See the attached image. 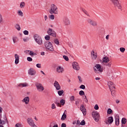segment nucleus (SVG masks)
<instances>
[{"mask_svg":"<svg viewBox=\"0 0 127 127\" xmlns=\"http://www.w3.org/2000/svg\"><path fill=\"white\" fill-rule=\"evenodd\" d=\"M49 12L51 14H58V7L57 6L54 4H52Z\"/></svg>","mask_w":127,"mask_h":127,"instance_id":"nucleus-1","label":"nucleus"},{"mask_svg":"<svg viewBox=\"0 0 127 127\" xmlns=\"http://www.w3.org/2000/svg\"><path fill=\"white\" fill-rule=\"evenodd\" d=\"M102 63H103L107 67H111L112 66V62H110V59L107 56L103 58Z\"/></svg>","mask_w":127,"mask_h":127,"instance_id":"nucleus-2","label":"nucleus"},{"mask_svg":"<svg viewBox=\"0 0 127 127\" xmlns=\"http://www.w3.org/2000/svg\"><path fill=\"white\" fill-rule=\"evenodd\" d=\"M34 39L35 41L39 45H42L43 44V41H42V38L41 37L39 36L38 34H35L34 35Z\"/></svg>","mask_w":127,"mask_h":127,"instance_id":"nucleus-3","label":"nucleus"},{"mask_svg":"<svg viewBox=\"0 0 127 127\" xmlns=\"http://www.w3.org/2000/svg\"><path fill=\"white\" fill-rule=\"evenodd\" d=\"M45 46L46 49L49 50V51H54V48L51 42L47 41L45 43Z\"/></svg>","mask_w":127,"mask_h":127,"instance_id":"nucleus-4","label":"nucleus"},{"mask_svg":"<svg viewBox=\"0 0 127 127\" xmlns=\"http://www.w3.org/2000/svg\"><path fill=\"white\" fill-rule=\"evenodd\" d=\"M92 116L94 121L98 123L100 120V114L97 111H95L92 113Z\"/></svg>","mask_w":127,"mask_h":127,"instance_id":"nucleus-5","label":"nucleus"},{"mask_svg":"<svg viewBox=\"0 0 127 127\" xmlns=\"http://www.w3.org/2000/svg\"><path fill=\"white\" fill-rule=\"evenodd\" d=\"M110 1L114 4L115 7H117L118 9L122 10V4H121L119 0H110Z\"/></svg>","mask_w":127,"mask_h":127,"instance_id":"nucleus-6","label":"nucleus"},{"mask_svg":"<svg viewBox=\"0 0 127 127\" xmlns=\"http://www.w3.org/2000/svg\"><path fill=\"white\" fill-rule=\"evenodd\" d=\"M94 71L95 73H98V71L102 73V72H103V69L101 67V65H100L99 64H97L94 67Z\"/></svg>","mask_w":127,"mask_h":127,"instance_id":"nucleus-7","label":"nucleus"},{"mask_svg":"<svg viewBox=\"0 0 127 127\" xmlns=\"http://www.w3.org/2000/svg\"><path fill=\"white\" fill-rule=\"evenodd\" d=\"M35 86L38 92H43V91H44V87L41 83H36Z\"/></svg>","mask_w":127,"mask_h":127,"instance_id":"nucleus-8","label":"nucleus"},{"mask_svg":"<svg viewBox=\"0 0 127 127\" xmlns=\"http://www.w3.org/2000/svg\"><path fill=\"white\" fill-rule=\"evenodd\" d=\"M47 33L49 35L53 36L54 37H56V32L51 28H49L47 31Z\"/></svg>","mask_w":127,"mask_h":127,"instance_id":"nucleus-9","label":"nucleus"},{"mask_svg":"<svg viewBox=\"0 0 127 127\" xmlns=\"http://www.w3.org/2000/svg\"><path fill=\"white\" fill-rule=\"evenodd\" d=\"M87 22L92 26H97V25H98L97 21H94L90 18L87 19Z\"/></svg>","mask_w":127,"mask_h":127,"instance_id":"nucleus-10","label":"nucleus"},{"mask_svg":"<svg viewBox=\"0 0 127 127\" xmlns=\"http://www.w3.org/2000/svg\"><path fill=\"white\" fill-rule=\"evenodd\" d=\"M72 67L74 70H76V71H79L80 70V66H79V64H78V63L74 62L72 63Z\"/></svg>","mask_w":127,"mask_h":127,"instance_id":"nucleus-11","label":"nucleus"},{"mask_svg":"<svg viewBox=\"0 0 127 127\" xmlns=\"http://www.w3.org/2000/svg\"><path fill=\"white\" fill-rule=\"evenodd\" d=\"M28 73L30 76H34L36 74V70H35L33 68L30 67L28 70Z\"/></svg>","mask_w":127,"mask_h":127,"instance_id":"nucleus-12","label":"nucleus"},{"mask_svg":"<svg viewBox=\"0 0 127 127\" xmlns=\"http://www.w3.org/2000/svg\"><path fill=\"white\" fill-rule=\"evenodd\" d=\"M106 125H112L114 123V118L112 116L108 117V120L105 122Z\"/></svg>","mask_w":127,"mask_h":127,"instance_id":"nucleus-13","label":"nucleus"},{"mask_svg":"<svg viewBox=\"0 0 127 127\" xmlns=\"http://www.w3.org/2000/svg\"><path fill=\"white\" fill-rule=\"evenodd\" d=\"M64 24L65 26L70 25V20L67 17H64L63 19Z\"/></svg>","mask_w":127,"mask_h":127,"instance_id":"nucleus-14","label":"nucleus"},{"mask_svg":"<svg viewBox=\"0 0 127 127\" xmlns=\"http://www.w3.org/2000/svg\"><path fill=\"white\" fill-rule=\"evenodd\" d=\"M80 111L83 114V116L87 115V110L85 108V106L83 104L80 106Z\"/></svg>","mask_w":127,"mask_h":127,"instance_id":"nucleus-15","label":"nucleus"},{"mask_svg":"<svg viewBox=\"0 0 127 127\" xmlns=\"http://www.w3.org/2000/svg\"><path fill=\"white\" fill-rule=\"evenodd\" d=\"M91 58L93 60H96L98 57V54L93 50L91 53Z\"/></svg>","mask_w":127,"mask_h":127,"instance_id":"nucleus-16","label":"nucleus"},{"mask_svg":"<svg viewBox=\"0 0 127 127\" xmlns=\"http://www.w3.org/2000/svg\"><path fill=\"white\" fill-rule=\"evenodd\" d=\"M54 86L55 87L56 90L58 91L60 90L61 89V86H60V84H59V83L57 81H55L54 83Z\"/></svg>","mask_w":127,"mask_h":127,"instance_id":"nucleus-17","label":"nucleus"},{"mask_svg":"<svg viewBox=\"0 0 127 127\" xmlns=\"http://www.w3.org/2000/svg\"><path fill=\"white\" fill-rule=\"evenodd\" d=\"M108 85L110 90H112L114 88H116V87H115V84H114V83L112 81L108 82Z\"/></svg>","mask_w":127,"mask_h":127,"instance_id":"nucleus-18","label":"nucleus"},{"mask_svg":"<svg viewBox=\"0 0 127 127\" xmlns=\"http://www.w3.org/2000/svg\"><path fill=\"white\" fill-rule=\"evenodd\" d=\"M115 125L117 127L119 126L120 125V116H116L115 117Z\"/></svg>","mask_w":127,"mask_h":127,"instance_id":"nucleus-19","label":"nucleus"},{"mask_svg":"<svg viewBox=\"0 0 127 127\" xmlns=\"http://www.w3.org/2000/svg\"><path fill=\"white\" fill-rule=\"evenodd\" d=\"M29 97H25L22 100V103H25L26 105H28V104H29Z\"/></svg>","mask_w":127,"mask_h":127,"instance_id":"nucleus-20","label":"nucleus"},{"mask_svg":"<svg viewBox=\"0 0 127 127\" xmlns=\"http://www.w3.org/2000/svg\"><path fill=\"white\" fill-rule=\"evenodd\" d=\"M14 57H15V64L16 65H17L18 63H19V56L17 54H15L14 55Z\"/></svg>","mask_w":127,"mask_h":127,"instance_id":"nucleus-21","label":"nucleus"},{"mask_svg":"<svg viewBox=\"0 0 127 127\" xmlns=\"http://www.w3.org/2000/svg\"><path fill=\"white\" fill-rule=\"evenodd\" d=\"M64 71V68L61 67V66H59L57 67V72H58V73H63Z\"/></svg>","mask_w":127,"mask_h":127,"instance_id":"nucleus-22","label":"nucleus"},{"mask_svg":"<svg viewBox=\"0 0 127 127\" xmlns=\"http://www.w3.org/2000/svg\"><path fill=\"white\" fill-rule=\"evenodd\" d=\"M28 52H30L29 55H30L32 57V56H35V55H37L36 53H35L34 52H33L32 51L27 50V51H25V53H26V54H27Z\"/></svg>","mask_w":127,"mask_h":127,"instance_id":"nucleus-23","label":"nucleus"},{"mask_svg":"<svg viewBox=\"0 0 127 127\" xmlns=\"http://www.w3.org/2000/svg\"><path fill=\"white\" fill-rule=\"evenodd\" d=\"M28 84L26 82L25 83H22L18 84V87H20V88H23L24 87H28Z\"/></svg>","mask_w":127,"mask_h":127,"instance_id":"nucleus-24","label":"nucleus"},{"mask_svg":"<svg viewBox=\"0 0 127 127\" xmlns=\"http://www.w3.org/2000/svg\"><path fill=\"white\" fill-rule=\"evenodd\" d=\"M110 91L111 92L112 96H113V97H115V96H116V88L110 89Z\"/></svg>","mask_w":127,"mask_h":127,"instance_id":"nucleus-25","label":"nucleus"},{"mask_svg":"<svg viewBox=\"0 0 127 127\" xmlns=\"http://www.w3.org/2000/svg\"><path fill=\"white\" fill-rule=\"evenodd\" d=\"M12 40L14 44H15V43H16L18 41V38L16 36H14L12 37Z\"/></svg>","mask_w":127,"mask_h":127,"instance_id":"nucleus-26","label":"nucleus"},{"mask_svg":"<svg viewBox=\"0 0 127 127\" xmlns=\"http://www.w3.org/2000/svg\"><path fill=\"white\" fill-rule=\"evenodd\" d=\"M54 103L55 104H56V105H57V107H61V104H60V102H59V101L58 100H55Z\"/></svg>","mask_w":127,"mask_h":127,"instance_id":"nucleus-27","label":"nucleus"},{"mask_svg":"<svg viewBox=\"0 0 127 127\" xmlns=\"http://www.w3.org/2000/svg\"><path fill=\"white\" fill-rule=\"evenodd\" d=\"M66 118H67V115H66V114H65V113H64L62 117L61 120L62 121H65V120H66Z\"/></svg>","mask_w":127,"mask_h":127,"instance_id":"nucleus-28","label":"nucleus"},{"mask_svg":"<svg viewBox=\"0 0 127 127\" xmlns=\"http://www.w3.org/2000/svg\"><path fill=\"white\" fill-rule=\"evenodd\" d=\"M5 123H7V119H6V117H4V120L1 121V125H5Z\"/></svg>","mask_w":127,"mask_h":127,"instance_id":"nucleus-29","label":"nucleus"},{"mask_svg":"<svg viewBox=\"0 0 127 127\" xmlns=\"http://www.w3.org/2000/svg\"><path fill=\"white\" fill-rule=\"evenodd\" d=\"M122 125H126L127 124V119L126 118H122L121 121Z\"/></svg>","mask_w":127,"mask_h":127,"instance_id":"nucleus-30","label":"nucleus"},{"mask_svg":"<svg viewBox=\"0 0 127 127\" xmlns=\"http://www.w3.org/2000/svg\"><path fill=\"white\" fill-rule=\"evenodd\" d=\"M54 42L55 44H57V45H59V44H60V42H59L58 39H55Z\"/></svg>","mask_w":127,"mask_h":127,"instance_id":"nucleus-31","label":"nucleus"},{"mask_svg":"<svg viewBox=\"0 0 127 127\" xmlns=\"http://www.w3.org/2000/svg\"><path fill=\"white\" fill-rule=\"evenodd\" d=\"M61 106H64V105H65V100L64 99H62L60 101V103Z\"/></svg>","mask_w":127,"mask_h":127,"instance_id":"nucleus-32","label":"nucleus"},{"mask_svg":"<svg viewBox=\"0 0 127 127\" xmlns=\"http://www.w3.org/2000/svg\"><path fill=\"white\" fill-rule=\"evenodd\" d=\"M107 114H108V115H112V114H113V110H112L111 108H109L107 111Z\"/></svg>","mask_w":127,"mask_h":127,"instance_id":"nucleus-33","label":"nucleus"},{"mask_svg":"<svg viewBox=\"0 0 127 127\" xmlns=\"http://www.w3.org/2000/svg\"><path fill=\"white\" fill-rule=\"evenodd\" d=\"M20 6L21 8H23V7H24V6H25V3H24V2H21L20 3Z\"/></svg>","mask_w":127,"mask_h":127,"instance_id":"nucleus-34","label":"nucleus"},{"mask_svg":"<svg viewBox=\"0 0 127 127\" xmlns=\"http://www.w3.org/2000/svg\"><path fill=\"white\" fill-rule=\"evenodd\" d=\"M63 93H64V90H60L58 92V94L59 96H62V95L63 94Z\"/></svg>","mask_w":127,"mask_h":127,"instance_id":"nucleus-35","label":"nucleus"},{"mask_svg":"<svg viewBox=\"0 0 127 127\" xmlns=\"http://www.w3.org/2000/svg\"><path fill=\"white\" fill-rule=\"evenodd\" d=\"M82 11L83 12H84V13H85V14H86L88 16H89V13H88V12L85 9H82Z\"/></svg>","mask_w":127,"mask_h":127,"instance_id":"nucleus-36","label":"nucleus"},{"mask_svg":"<svg viewBox=\"0 0 127 127\" xmlns=\"http://www.w3.org/2000/svg\"><path fill=\"white\" fill-rule=\"evenodd\" d=\"M79 94L80 96H84V95H85V92H84V91L81 90V91H79Z\"/></svg>","mask_w":127,"mask_h":127,"instance_id":"nucleus-37","label":"nucleus"},{"mask_svg":"<svg viewBox=\"0 0 127 127\" xmlns=\"http://www.w3.org/2000/svg\"><path fill=\"white\" fill-rule=\"evenodd\" d=\"M15 28L17 29V30H20V26L18 25V24H16L15 25Z\"/></svg>","mask_w":127,"mask_h":127,"instance_id":"nucleus-38","label":"nucleus"},{"mask_svg":"<svg viewBox=\"0 0 127 127\" xmlns=\"http://www.w3.org/2000/svg\"><path fill=\"white\" fill-rule=\"evenodd\" d=\"M18 14L20 16H23V13H22V11H21V10L18 11Z\"/></svg>","mask_w":127,"mask_h":127,"instance_id":"nucleus-39","label":"nucleus"},{"mask_svg":"<svg viewBox=\"0 0 127 127\" xmlns=\"http://www.w3.org/2000/svg\"><path fill=\"white\" fill-rule=\"evenodd\" d=\"M120 50L121 52H122V53H124V52L126 51V49L125 48H120Z\"/></svg>","mask_w":127,"mask_h":127,"instance_id":"nucleus-40","label":"nucleus"},{"mask_svg":"<svg viewBox=\"0 0 127 127\" xmlns=\"http://www.w3.org/2000/svg\"><path fill=\"white\" fill-rule=\"evenodd\" d=\"M63 58L65 61H69V58L66 56H63Z\"/></svg>","mask_w":127,"mask_h":127,"instance_id":"nucleus-41","label":"nucleus"},{"mask_svg":"<svg viewBox=\"0 0 127 127\" xmlns=\"http://www.w3.org/2000/svg\"><path fill=\"white\" fill-rule=\"evenodd\" d=\"M85 125H86V122H85V120H83L80 123V125L85 126Z\"/></svg>","mask_w":127,"mask_h":127,"instance_id":"nucleus-42","label":"nucleus"},{"mask_svg":"<svg viewBox=\"0 0 127 127\" xmlns=\"http://www.w3.org/2000/svg\"><path fill=\"white\" fill-rule=\"evenodd\" d=\"M49 18H50V19H52V20H53L55 18V16H54V15H50L49 16Z\"/></svg>","mask_w":127,"mask_h":127,"instance_id":"nucleus-43","label":"nucleus"},{"mask_svg":"<svg viewBox=\"0 0 127 127\" xmlns=\"http://www.w3.org/2000/svg\"><path fill=\"white\" fill-rule=\"evenodd\" d=\"M51 109L52 110H54L56 109V106H55V104L53 103L52 104Z\"/></svg>","mask_w":127,"mask_h":127,"instance_id":"nucleus-44","label":"nucleus"},{"mask_svg":"<svg viewBox=\"0 0 127 127\" xmlns=\"http://www.w3.org/2000/svg\"><path fill=\"white\" fill-rule=\"evenodd\" d=\"M80 89H82V90H85L86 89V86L82 84L79 87Z\"/></svg>","mask_w":127,"mask_h":127,"instance_id":"nucleus-45","label":"nucleus"},{"mask_svg":"<svg viewBox=\"0 0 127 127\" xmlns=\"http://www.w3.org/2000/svg\"><path fill=\"white\" fill-rule=\"evenodd\" d=\"M45 40H50V36L49 35H46L45 37Z\"/></svg>","mask_w":127,"mask_h":127,"instance_id":"nucleus-46","label":"nucleus"},{"mask_svg":"<svg viewBox=\"0 0 127 127\" xmlns=\"http://www.w3.org/2000/svg\"><path fill=\"white\" fill-rule=\"evenodd\" d=\"M15 127H22V125H21V124H20V123H17L15 125Z\"/></svg>","mask_w":127,"mask_h":127,"instance_id":"nucleus-47","label":"nucleus"},{"mask_svg":"<svg viewBox=\"0 0 127 127\" xmlns=\"http://www.w3.org/2000/svg\"><path fill=\"white\" fill-rule=\"evenodd\" d=\"M27 61L29 62H31L32 61V58L31 57H28L27 58Z\"/></svg>","mask_w":127,"mask_h":127,"instance_id":"nucleus-48","label":"nucleus"},{"mask_svg":"<svg viewBox=\"0 0 127 127\" xmlns=\"http://www.w3.org/2000/svg\"><path fill=\"white\" fill-rule=\"evenodd\" d=\"M23 33H24V34L25 35H28L29 32L28 31H27V30H24V31H23Z\"/></svg>","mask_w":127,"mask_h":127,"instance_id":"nucleus-49","label":"nucleus"},{"mask_svg":"<svg viewBox=\"0 0 127 127\" xmlns=\"http://www.w3.org/2000/svg\"><path fill=\"white\" fill-rule=\"evenodd\" d=\"M70 100L71 101H75V97L74 96H71L70 97Z\"/></svg>","mask_w":127,"mask_h":127,"instance_id":"nucleus-50","label":"nucleus"},{"mask_svg":"<svg viewBox=\"0 0 127 127\" xmlns=\"http://www.w3.org/2000/svg\"><path fill=\"white\" fill-rule=\"evenodd\" d=\"M94 109L98 110H99V106L98 105V104H96L94 106Z\"/></svg>","mask_w":127,"mask_h":127,"instance_id":"nucleus-51","label":"nucleus"},{"mask_svg":"<svg viewBox=\"0 0 127 127\" xmlns=\"http://www.w3.org/2000/svg\"><path fill=\"white\" fill-rule=\"evenodd\" d=\"M36 67H37V68H41V64H37Z\"/></svg>","mask_w":127,"mask_h":127,"instance_id":"nucleus-52","label":"nucleus"},{"mask_svg":"<svg viewBox=\"0 0 127 127\" xmlns=\"http://www.w3.org/2000/svg\"><path fill=\"white\" fill-rule=\"evenodd\" d=\"M79 103H80V101L79 100L75 101V105L76 106H79Z\"/></svg>","mask_w":127,"mask_h":127,"instance_id":"nucleus-53","label":"nucleus"},{"mask_svg":"<svg viewBox=\"0 0 127 127\" xmlns=\"http://www.w3.org/2000/svg\"><path fill=\"white\" fill-rule=\"evenodd\" d=\"M81 125V123L79 120H77L76 122V126H80Z\"/></svg>","mask_w":127,"mask_h":127,"instance_id":"nucleus-54","label":"nucleus"},{"mask_svg":"<svg viewBox=\"0 0 127 127\" xmlns=\"http://www.w3.org/2000/svg\"><path fill=\"white\" fill-rule=\"evenodd\" d=\"M84 101L85 103H88V99H87V96H86V95H85Z\"/></svg>","mask_w":127,"mask_h":127,"instance_id":"nucleus-55","label":"nucleus"},{"mask_svg":"<svg viewBox=\"0 0 127 127\" xmlns=\"http://www.w3.org/2000/svg\"><path fill=\"white\" fill-rule=\"evenodd\" d=\"M61 127H66V124L63 123L61 125Z\"/></svg>","mask_w":127,"mask_h":127,"instance_id":"nucleus-56","label":"nucleus"},{"mask_svg":"<svg viewBox=\"0 0 127 127\" xmlns=\"http://www.w3.org/2000/svg\"><path fill=\"white\" fill-rule=\"evenodd\" d=\"M78 78L79 81L80 82H82V78H81V76H78Z\"/></svg>","mask_w":127,"mask_h":127,"instance_id":"nucleus-57","label":"nucleus"},{"mask_svg":"<svg viewBox=\"0 0 127 127\" xmlns=\"http://www.w3.org/2000/svg\"><path fill=\"white\" fill-rule=\"evenodd\" d=\"M50 127H52V125H50ZM53 127H58V125L56 124L54 125Z\"/></svg>","mask_w":127,"mask_h":127,"instance_id":"nucleus-58","label":"nucleus"},{"mask_svg":"<svg viewBox=\"0 0 127 127\" xmlns=\"http://www.w3.org/2000/svg\"><path fill=\"white\" fill-rule=\"evenodd\" d=\"M109 37H110V35H108L106 36V38L107 40H109Z\"/></svg>","mask_w":127,"mask_h":127,"instance_id":"nucleus-59","label":"nucleus"},{"mask_svg":"<svg viewBox=\"0 0 127 127\" xmlns=\"http://www.w3.org/2000/svg\"><path fill=\"white\" fill-rule=\"evenodd\" d=\"M2 108L1 107H0V113H2Z\"/></svg>","mask_w":127,"mask_h":127,"instance_id":"nucleus-60","label":"nucleus"},{"mask_svg":"<svg viewBox=\"0 0 127 127\" xmlns=\"http://www.w3.org/2000/svg\"><path fill=\"white\" fill-rule=\"evenodd\" d=\"M120 100H116V104H119V103H120Z\"/></svg>","mask_w":127,"mask_h":127,"instance_id":"nucleus-61","label":"nucleus"},{"mask_svg":"<svg viewBox=\"0 0 127 127\" xmlns=\"http://www.w3.org/2000/svg\"><path fill=\"white\" fill-rule=\"evenodd\" d=\"M76 124H77V122L76 121H74L72 123L73 125H76Z\"/></svg>","mask_w":127,"mask_h":127,"instance_id":"nucleus-62","label":"nucleus"},{"mask_svg":"<svg viewBox=\"0 0 127 127\" xmlns=\"http://www.w3.org/2000/svg\"><path fill=\"white\" fill-rule=\"evenodd\" d=\"M48 17H47V15H45V20H46L47 19Z\"/></svg>","mask_w":127,"mask_h":127,"instance_id":"nucleus-63","label":"nucleus"},{"mask_svg":"<svg viewBox=\"0 0 127 127\" xmlns=\"http://www.w3.org/2000/svg\"><path fill=\"white\" fill-rule=\"evenodd\" d=\"M100 77H96V78H95V80H100Z\"/></svg>","mask_w":127,"mask_h":127,"instance_id":"nucleus-64","label":"nucleus"}]
</instances>
